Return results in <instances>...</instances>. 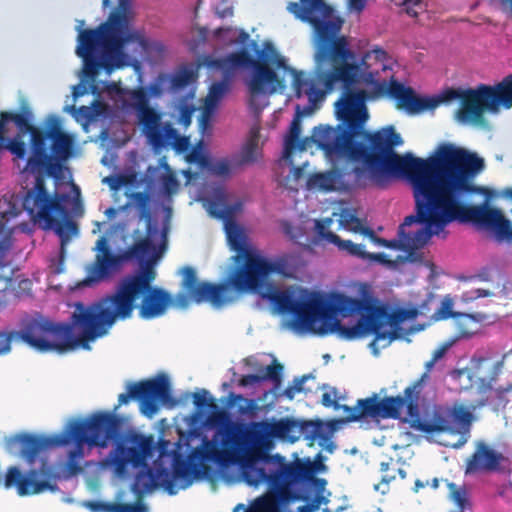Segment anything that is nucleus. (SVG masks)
Segmentation results:
<instances>
[{"label":"nucleus","mask_w":512,"mask_h":512,"mask_svg":"<svg viewBox=\"0 0 512 512\" xmlns=\"http://www.w3.org/2000/svg\"><path fill=\"white\" fill-rule=\"evenodd\" d=\"M74 139L64 132L56 121L35 136L30 155L24 168L31 174L34 185L22 198V208L30 220L43 230H54L60 238V257L66 253V244L78 233L76 222L68 218L62 201L64 195L50 194L46 188V178L60 181L63 178L65 162L72 155Z\"/></svg>","instance_id":"nucleus-4"},{"label":"nucleus","mask_w":512,"mask_h":512,"mask_svg":"<svg viewBox=\"0 0 512 512\" xmlns=\"http://www.w3.org/2000/svg\"><path fill=\"white\" fill-rule=\"evenodd\" d=\"M97 307L79 302L69 323H54L42 317H26L21 329L15 331L17 339L39 352L63 353L77 347L89 348V342L107 334Z\"/></svg>","instance_id":"nucleus-7"},{"label":"nucleus","mask_w":512,"mask_h":512,"mask_svg":"<svg viewBox=\"0 0 512 512\" xmlns=\"http://www.w3.org/2000/svg\"><path fill=\"white\" fill-rule=\"evenodd\" d=\"M89 507L94 512L103 510L106 512H147V506L137 500L135 503H103V502H90Z\"/></svg>","instance_id":"nucleus-32"},{"label":"nucleus","mask_w":512,"mask_h":512,"mask_svg":"<svg viewBox=\"0 0 512 512\" xmlns=\"http://www.w3.org/2000/svg\"><path fill=\"white\" fill-rule=\"evenodd\" d=\"M130 21L131 0H118L104 23L79 32L76 54L83 60V74L88 80L94 81L100 69L111 74L126 64L125 46L138 40Z\"/></svg>","instance_id":"nucleus-6"},{"label":"nucleus","mask_w":512,"mask_h":512,"mask_svg":"<svg viewBox=\"0 0 512 512\" xmlns=\"http://www.w3.org/2000/svg\"><path fill=\"white\" fill-rule=\"evenodd\" d=\"M301 112L299 105L297 106V116L292 120L288 134L284 140V151L283 157L285 159H289L295 149H299L300 151L305 150L304 141H300V133H301V122L299 119Z\"/></svg>","instance_id":"nucleus-29"},{"label":"nucleus","mask_w":512,"mask_h":512,"mask_svg":"<svg viewBox=\"0 0 512 512\" xmlns=\"http://www.w3.org/2000/svg\"><path fill=\"white\" fill-rule=\"evenodd\" d=\"M446 146L453 222H473L493 230L501 239L512 241V223L499 209L486 204L473 206L463 202L465 193L478 190L471 183V178L483 169V159L451 144Z\"/></svg>","instance_id":"nucleus-8"},{"label":"nucleus","mask_w":512,"mask_h":512,"mask_svg":"<svg viewBox=\"0 0 512 512\" xmlns=\"http://www.w3.org/2000/svg\"><path fill=\"white\" fill-rule=\"evenodd\" d=\"M449 348V345L448 344H445V345H442L440 347H438L432 354V360H434L435 362H437L438 360H440L441 358L444 357L445 353L447 352Z\"/></svg>","instance_id":"nucleus-57"},{"label":"nucleus","mask_w":512,"mask_h":512,"mask_svg":"<svg viewBox=\"0 0 512 512\" xmlns=\"http://www.w3.org/2000/svg\"><path fill=\"white\" fill-rule=\"evenodd\" d=\"M404 6H405V10H406L407 14H409L410 16L416 17L418 15V11H417L416 7L422 8V2L416 1V2H414L413 6H411V0H408V1L404 2Z\"/></svg>","instance_id":"nucleus-55"},{"label":"nucleus","mask_w":512,"mask_h":512,"mask_svg":"<svg viewBox=\"0 0 512 512\" xmlns=\"http://www.w3.org/2000/svg\"><path fill=\"white\" fill-rule=\"evenodd\" d=\"M239 166L237 163H232L227 158L216 159L206 165L208 172L217 177H229L231 175L232 167Z\"/></svg>","instance_id":"nucleus-34"},{"label":"nucleus","mask_w":512,"mask_h":512,"mask_svg":"<svg viewBox=\"0 0 512 512\" xmlns=\"http://www.w3.org/2000/svg\"><path fill=\"white\" fill-rule=\"evenodd\" d=\"M97 254L94 262L87 269L85 284L96 283L112 276L118 271L125 261L137 260L145 262L144 258L155 250V245L150 237L146 236L136 240L130 247L120 254H113L108 240L101 236L96 241Z\"/></svg>","instance_id":"nucleus-15"},{"label":"nucleus","mask_w":512,"mask_h":512,"mask_svg":"<svg viewBox=\"0 0 512 512\" xmlns=\"http://www.w3.org/2000/svg\"><path fill=\"white\" fill-rule=\"evenodd\" d=\"M37 475L38 472L35 469L24 475L18 467L11 466L7 469L3 484L6 489L15 488L20 496L39 494L46 490L54 492L58 489L55 483L48 480H35Z\"/></svg>","instance_id":"nucleus-22"},{"label":"nucleus","mask_w":512,"mask_h":512,"mask_svg":"<svg viewBox=\"0 0 512 512\" xmlns=\"http://www.w3.org/2000/svg\"><path fill=\"white\" fill-rule=\"evenodd\" d=\"M339 178L340 174L335 170L314 173L308 177L307 187L309 189H318L326 192L334 191Z\"/></svg>","instance_id":"nucleus-31"},{"label":"nucleus","mask_w":512,"mask_h":512,"mask_svg":"<svg viewBox=\"0 0 512 512\" xmlns=\"http://www.w3.org/2000/svg\"><path fill=\"white\" fill-rule=\"evenodd\" d=\"M508 459L483 441H478L475 450L465 462V474L482 472H504Z\"/></svg>","instance_id":"nucleus-21"},{"label":"nucleus","mask_w":512,"mask_h":512,"mask_svg":"<svg viewBox=\"0 0 512 512\" xmlns=\"http://www.w3.org/2000/svg\"><path fill=\"white\" fill-rule=\"evenodd\" d=\"M141 303L138 306L139 316L142 319L150 320L163 316L167 309L173 305L172 295L161 287L147 289L140 295Z\"/></svg>","instance_id":"nucleus-24"},{"label":"nucleus","mask_w":512,"mask_h":512,"mask_svg":"<svg viewBox=\"0 0 512 512\" xmlns=\"http://www.w3.org/2000/svg\"><path fill=\"white\" fill-rule=\"evenodd\" d=\"M191 454V452L189 453ZM186 461L190 462V455L187 459L175 458L172 466V473L166 468H157L155 470L148 468L147 470L139 471L134 478L131 486L132 492L135 494L137 500L142 501L146 493L152 492L158 486H163L164 489L170 494H176L179 489H186L192 485L195 479L203 478L206 474L195 476L191 483L188 484V479L178 477L175 474V466L177 462Z\"/></svg>","instance_id":"nucleus-18"},{"label":"nucleus","mask_w":512,"mask_h":512,"mask_svg":"<svg viewBox=\"0 0 512 512\" xmlns=\"http://www.w3.org/2000/svg\"><path fill=\"white\" fill-rule=\"evenodd\" d=\"M130 199L139 209L140 218L150 219V195L147 192H133Z\"/></svg>","instance_id":"nucleus-37"},{"label":"nucleus","mask_w":512,"mask_h":512,"mask_svg":"<svg viewBox=\"0 0 512 512\" xmlns=\"http://www.w3.org/2000/svg\"><path fill=\"white\" fill-rule=\"evenodd\" d=\"M209 393L207 390H202L201 392H196L193 395V403L197 408L204 407H216L214 403V399L208 397Z\"/></svg>","instance_id":"nucleus-45"},{"label":"nucleus","mask_w":512,"mask_h":512,"mask_svg":"<svg viewBox=\"0 0 512 512\" xmlns=\"http://www.w3.org/2000/svg\"><path fill=\"white\" fill-rule=\"evenodd\" d=\"M287 9L296 18L312 26L317 38L315 61L321 65L327 61L332 63L331 70H321L314 78H305L302 71L291 69L295 96L308 97L311 106L303 113H309L313 105L321 101L331 92L338 82H342L345 91L335 103L337 119L341 121L336 127L319 125L313 129V142L325 152L324 144L336 142L342 134H350L353 125H361L359 134L351 136L355 144L366 142L367 133H375L383 129L395 128L391 125L375 131L365 130L369 115L366 100L389 95L397 100L399 108L409 113L434 109L442 100L437 98L419 97L410 87H405L394 79L391 69L386 64L387 53L382 48H375L364 54L360 66L348 63L352 53L345 37H336L340 32L343 20L333 16V8L324 0H300L290 2Z\"/></svg>","instance_id":"nucleus-1"},{"label":"nucleus","mask_w":512,"mask_h":512,"mask_svg":"<svg viewBox=\"0 0 512 512\" xmlns=\"http://www.w3.org/2000/svg\"><path fill=\"white\" fill-rule=\"evenodd\" d=\"M450 412L452 414V427L458 430L457 433H460L461 430L463 432L462 440L452 445L454 448H459L467 442L473 414L462 405L450 408Z\"/></svg>","instance_id":"nucleus-28"},{"label":"nucleus","mask_w":512,"mask_h":512,"mask_svg":"<svg viewBox=\"0 0 512 512\" xmlns=\"http://www.w3.org/2000/svg\"><path fill=\"white\" fill-rule=\"evenodd\" d=\"M216 14L220 18L230 17L233 15V8L232 7H225L223 9H217Z\"/></svg>","instance_id":"nucleus-61"},{"label":"nucleus","mask_w":512,"mask_h":512,"mask_svg":"<svg viewBox=\"0 0 512 512\" xmlns=\"http://www.w3.org/2000/svg\"><path fill=\"white\" fill-rule=\"evenodd\" d=\"M488 90L495 112L498 111L500 106L507 109L512 107V74L504 77L495 86L488 85Z\"/></svg>","instance_id":"nucleus-27"},{"label":"nucleus","mask_w":512,"mask_h":512,"mask_svg":"<svg viewBox=\"0 0 512 512\" xmlns=\"http://www.w3.org/2000/svg\"><path fill=\"white\" fill-rule=\"evenodd\" d=\"M175 144L179 150H184L188 146V138L182 137L177 132V136L175 138L169 139L168 142L162 147H166L170 144Z\"/></svg>","instance_id":"nucleus-53"},{"label":"nucleus","mask_w":512,"mask_h":512,"mask_svg":"<svg viewBox=\"0 0 512 512\" xmlns=\"http://www.w3.org/2000/svg\"><path fill=\"white\" fill-rule=\"evenodd\" d=\"M321 403L325 407H330L332 405H336V402L333 400V397H332L331 393H329V392L323 393Z\"/></svg>","instance_id":"nucleus-60"},{"label":"nucleus","mask_w":512,"mask_h":512,"mask_svg":"<svg viewBox=\"0 0 512 512\" xmlns=\"http://www.w3.org/2000/svg\"><path fill=\"white\" fill-rule=\"evenodd\" d=\"M439 98L442 102L460 100L457 118L461 122L480 123L483 121L485 111L495 112L486 84H480L474 89H448Z\"/></svg>","instance_id":"nucleus-19"},{"label":"nucleus","mask_w":512,"mask_h":512,"mask_svg":"<svg viewBox=\"0 0 512 512\" xmlns=\"http://www.w3.org/2000/svg\"><path fill=\"white\" fill-rule=\"evenodd\" d=\"M213 64L220 69L252 67L253 73L248 81L249 105L255 110H261L256 106V99L262 94H272L281 85L277 73L269 67V64L277 68L286 69V60L277 54L272 48L270 52L260 54L259 59H254L246 50H240L229 54L227 57L215 60Z\"/></svg>","instance_id":"nucleus-14"},{"label":"nucleus","mask_w":512,"mask_h":512,"mask_svg":"<svg viewBox=\"0 0 512 512\" xmlns=\"http://www.w3.org/2000/svg\"><path fill=\"white\" fill-rule=\"evenodd\" d=\"M86 90L84 87H81V86H76L74 87L73 89V96L75 98H78L80 96H83L85 94Z\"/></svg>","instance_id":"nucleus-63"},{"label":"nucleus","mask_w":512,"mask_h":512,"mask_svg":"<svg viewBox=\"0 0 512 512\" xmlns=\"http://www.w3.org/2000/svg\"><path fill=\"white\" fill-rule=\"evenodd\" d=\"M451 488V497L453 501L463 509L464 504L466 503L465 492L461 489H458L455 484L449 485Z\"/></svg>","instance_id":"nucleus-49"},{"label":"nucleus","mask_w":512,"mask_h":512,"mask_svg":"<svg viewBox=\"0 0 512 512\" xmlns=\"http://www.w3.org/2000/svg\"><path fill=\"white\" fill-rule=\"evenodd\" d=\"M310 378H313L311 374H305L300 377H295L293 380V384L286 387L282 395L288 400H293L297 393L305 392L304 383Z\"/></svg>","instance_id":"nucleus-39"},{"label":"nucleus","mask_w":512,"mask_h":512,"mask_svg":"<svg viewBox=\"0 0 512 512\" xmlns=\"http://www.w3.org/2000/svg\"><path fill=\"white\" fill-rule=\"evenodd\" d=\"M17 339L15 331H0V355H6L11 351V343Z\"/></svg>","instance_id":"nucleus-46"},{"label":"nucleus","mask_w":512,"mask_h":512,"mask_svg":"<svg viewBox=\"0 0 512 512\" xmlns=\"http://www.w3.org/2000/svg\"><path fill=\"white\" fill-rule=\"evenodd\" d=\"M121 424V419L117 415L99 411L85 420L71 422L59 434L46 436L19 433L10 436L5 439V448L9 453H14L17 446L21 445V455L29 464H33L41 451L61 447L70 442H75L79 447L88 444L105 448L110 441H115V447L109 453L106 462L114 467L117 475L122 476L126 474L128 465L137 468L144 464L150 449V441L144 437L135 438V444L127 447L124 442L119 441Z\"/></svg>","instance_id":"nucleus-5"},{"label":"nucleus","mask_w":512,"mask_h":512,"mask_svg":"<svg viewBox=\"0 0 512 512\" xmlns=\"http://www.w3.org/2000/svg\"><path fill=\"white\" fill-rule=\"evenodd\" d=\"M335 308L343 318L359 316L353 326L340 323L338 335L345 340H354L373 334L370 347L375 353L399 338V324L414 315L413 311L407 309L390 311L372 297L354 298L344 294L340 295Z\"/></svg>","instance_id":"nucleus-9"},{"label":"nucleus","mask_w":512,"mask_h":512,"mask_svg":"<svg viewBox=\"0 0 512 512\" xmlns=\"http://www.w3.org/2000/svg\"><path fill=\"white\" fill-rule=\"evenodd\" d=\"M131 400L140 401L143 413L148 416L158 411L159 403L170 406L176 404L171 396V387L166 375L138 382H129L127 392L118 396V406L126 405Z\"/></svg>","instance_id":"nucleus-16"},{"label":"nucleus","mask_w":512,"mask_h":512,"mask_svg":"<svg viewBox=\"0 0 512 512\" xmlns=\"http://www.w3.org/2000/svg\"><path fill=\"white\" fill-rule=\"evenodd\" d=\"M103 181L112 191H118L121 187L129 185L132 182V178L124 174H118L110 175L104 178Z\"/></svg>","instance_id":"nucleus-43"},{"label":"nucleus","mask_w":512,"mask_h":512,"mask_svg":"<svg viewBox=\"0 0 512 512\" xmlns=\"http://www.w3.org/2000/svg\"><path fill=\"white\" fill-rule=\"evenodd\" d=\"M510 391H512V384H509L507 387H499L497 389V392L499 393V395L506 394Z\"/></svg>","instance_id":"nucleus-64"},{"label":"nucleus","mask_w":512,"mask_h":512,"mask_svg":"<svg viewBox=\"0 0 512 512\" xmlns=\"http://www.w3.org/2000/svg\"><path fill=\"white\" fill-rule=\"evenodd\" d=\"M8 150L16 157L23 159L26 155V144L20 136L10 139L7 144Z\"/></svg>","instance_id":"nucleus-44"},{"label":"nucleus","mask_w":512,"mask_h":512,"mask_svg":"<svg viewBox=\"0 0 512 512\" xmlns=\"http://www.w3.org/2000/svg\"><path fill=\"white\" fill-rule=\"evenodd\" d=\"M20 213V209L15 204L8 203V208L0 213V238L10 237L12 227L8 223Z\"/></svg>","instance_id":"nucleus-35"},{"label":"nucleus","mask_w":512,"mask_h":512,"mask_svg":"<svg viewBox=\"0 0 512 512\" xmlns=\"http://www.w3.org/2000/svg\"><path fill=\"white\" fill-rule=\"evenodd\" d=\"M310 423L299 422L290 417L279 420H263L252 424L243 442L239 429L235 426L218 430L215 439L221 436V446L207 437L190 454V462H177L175 474L188 479V484L196 476L210 471L206 462L219 465L238 463L243 480L257 487L265 483L268 492L254 499L248 508L238 504L234 512H281L282 506L302 500L299 484L312 478L315 464L309 459L297 458L289 462L279 454H270L274 439L295 442L300 430Z\"/></svg>","instance_id":"nucleus-3"},{"label":"nucleus","mask_w":512,"mask_h":512,"mask_svg":"<svg viewBox=\"0 0 512 512\" xmlns=\"http://www.w3.org/2000/svg\"><path fill=\"white\" fill-rule=\"evenodd\" d=\"M130 98L142 132L153 148L161 149L169 139L177 136V130L172 124H162V114L149 105V95L144 88L133 90Z\"/></svg>","instance_id":"nucleus-17"},{"label":"nucleus","mask_w":512,"mask_h":512,"mask_svg":"<svg viewBox=\"0 0 512 512\" xmlns=\"http://www.w3.org/2000/svg\"><path fill=\"white\" fill-rule=\"evenodd\" d=\"M156 271L151 260L141 263L139 272L124 277L114 294L107 296L100 303L94 304L107 331L117 319L125 320L132 316L135 301L147 289H153Z\"/></svg>","instance_id":"nucleus-13"},{"label":"nucleus","mask_w":512,"mask_h":512,"mask_svg":"<svg viewBox=\"0 0 512 512\" xmlns=\"http://www.w3.org/2000/svg\"><path fill=\"white\" fill-rule=\"evenodd\" d=\"M339 221L344 228L353 232H357L362 224L361 219L347 210L342 211Z\"/></svg>","instance_id":"nucleus-41"},{"label":"nucleus","mask_w":512,"mask_h":512,"mask_svg":"<svg viewBox=\"0 0 512 512\" xmlns=\"http://www.w3.org/2000/svg\"><path fill=\"white\" fill-rule=\"evenodd\" d=\"M182 286L187 290L189 297L196 303H210L219 308L229 301L227 297L228 285L226 283L198 282L195 270L186 266L182 270Z\"/></svg>","instance_id":"nucleus-20"},{"label":"nucleus","mask_w":512,"mask_h":512,"mask_svg":"<svg viewBox=\"0 0 512 512\" xmlns=\"http://www.w3.org/2000/svg\"><path fill=\"white\" fill-rule=\"evenodd\" d=\"M193 78L194 72L192 70L180 69L171 77V87L173 89H183L193 81Z\"/></svg>","instance_id":"nucleus-38"},{"label":"nucleus","mask_w":512,"mask_h":512,"mask_svg":"<svg viewBox=\"0 0 512 512\" xmlns=\"http://www.w3.org/2000/svg\"><path fill=\"white\" fill-rule=\"evenodd\" d=\"M193 112V106L186 104L181 105L179 108L178 123L185 128L188 127L191 124Z\"/></svg>","instance_id":"nucleus-47"},{"label":"nucleus","mask_w":512,"mask_h":512,"mask_svg":"<svg viewBox=\"0 0 512 512\" xmlns=\"http://www.w3.org/2000/svg\"><path fill=\"white\" fill-rule=\"evenodd\" d=\"M452 308L453 299L447 295L443 298L441 305L435 314L438 319H455L458 332L461 336H469L473 334V331L468 327V324L481 321L482 316L480 314L454 312Z\"/></svg>","instance_id":"nucleus-26"},{"label":"nucleus","mask_w":512,"mask_h":512,"mask_svg":"<svg viewBox=\"0 0 512 512\" xmlns=\"http://www.w3.org/2000/svg\"><path fill=\"white\" fill-rule=\"evenodd\" d=\"M361 125H353L350 134H342L336 142L325 143L329 157H347L361 163L353 172L359 181L366 173L369 180L382 186L391 178H405L413 188L415 214L406 216L398 228V238L387 240L386 248L405 251L416 260V250L453 222L447 146L442 144L435 155L426 159L407 152L398 154L395 148L403 144L402 137L392 128L367 133L366 142L355 144L351 136L359 134Z\"/></svg>","instance_id":"nucleus-2"},{"label":"nucleus","mask_w":512,"mask_h":512,"mask_svg":"<svg viewBox=\"0 0 512 512\" xmlns=\"http://www.w3.org/2000/svg\"><path fill=\"white\" fill-rule=\"evenodd\" d=\"M436 362L432 359L425 363V371L421 377L404 390V396H389L382 399L377 394L357 400L354 407L343 405L346 412V422H356L361 419H399L404 407L409 416L417 414L418 401L422 385L430 378L429 374Z\"/></svg>","instance_id":"nucleus-11"},{"label":"nucleus","mask_w":512,"mask_h":512,"mask_svg":"<svg viewBox=\"0 0 512 512\" xmlns=\"http://www.w3.org/2000/svg\"><path fill=\"white\" fill-rule=\"evenodd\" d=\"M366 2L367 0H349V9L361 13L366 6Z\"/></svg>","instance_id":"nucleus-56"},{"label":"nucleus","mask_w":512,"mask_h":512,"mask_svg":"<svg viewBox=\"0 0 512 512\" xmlns=\"http://www.w3.org/2000/svg\"><path fill=\"white\" fill-rule=\"evenodd\" d=\"M333 220L331 218H325L316 221L315 227L318 236L327 241L328 243L334 244L340 251H344L347 254L364 259L365 250L361 244H355L351 240H342L338 235L329 230Z\"/></svg>","instance_id":"nucleus-25"},{"label":"nucleus","mask_w":512,"mask_h":512,"mask_svg":"<svg viewBox=\"0 0 512 512\" xmlns=\"http://www.w3.org/2000/svg\"><path fill=\"white\" fill-rule=\"evenodd\" d=\"M292 174L294 179L299 180L304 175V168L300 166H293Z\"/></svg>","instance_id":"nucleus-62"},{"label":"nucleus","mask_w":512,"mask_h":512,"mask_svg":"<svg viewBox=\"0 0 512 512\" xmlns=\"http://www.w3.org/2000/svg\"><path fill=\"white\" fill-rule=\"evenodd\" d=\"M363 260L375 261L381 264H390L391 261L385 253H369L365 252Z\"/></svg>","instance_id":"nucleus-51"},{"label":"nucleus","mask_w":512,"mask_h":512,"mask_svg":"<svg viewBox=\"0 0 512 512\" xmlns=\"http://www.w3.org/2000/svg\"><path fill=\"white\" fill-rule=\"evenodd\" d=\"M263 381H264V377H261L260 374H247V375H243L239 379L238 384H239V386L247 387L250 385L261 383Z\"/></svg>","instance_id":"nucleus-50"},{"label":"nucleus","mask_w":512,"mask_h":512,"mask_svg":"<svg viewBox=\"0 0 512 512\" xmlns=\"http://www.w3.org/2000/svg\"><path fill=\"white\" fill-rule=\"evenodd\" d=\"M490 295V292L485 289H476L471 292V295L467 297L468 300H473L480 297H487Z\"/></svg>","instance_id":"nucleus-59"},{"label":"nucleus","mask_w":512,"mask_h":512,"mask_svg":"<svg viewBox=\"0 0 512 512\" xmlns=\"http://www.w3.org/2000/svg\"><path fill=\"white\" fill-rule=\"evenodd\" d=\"M8 116H10L9 111L0 112V143H2L5 139L4 136L7 132L6 124L9 122Z\"/></svg>","instance_id":"nucleus-52"},{"label":"nucleus","mask_w":512,"mask_h":512,"mask_svg":"<svg viewBox=\"0 0 512 512\" xmlns=\"http://www.w3.org/2000/svg\"><path fill=\"white\" fill-rule=\"evenodd\" d=\"M282 370L283 366L278 363L274 362L271 365H268L265 369V373L260 375L261 377H264L265 380H271L274 382L275 388H279L282 382Z\"/></svg>","instance_id":"nucleus-40"},{"label":"nucleus","mask_w":512,"mask_h":512,"mask_svg":"<svg viewBox=\"0 0 512 512\" xmlns=\"http://www.w3.org/2000/svg\"><path fill=\"white\" fill-rule=\"evenodd\" d=\"M265 281L266 279L257 290L251 291L268 300L277 312L292 314L295 328L320 335L334 332L338 334L340 321L336 318L339 313L335 306L341 294H336L330 303H324L308 299L306 290H301V295L296 296L292 289L280 290L273 283L264 285Z\"/></svg>","instance_id":"nucleus-10"},{"label":"nucleus","mask_w":512,"mask_h":512,"mask_svg":"<svg viewBox=\"0 0 512 512\" xmlns=\"http://www.w3.org/2000/svg\"><path fill=\"white\" fill-rule=\"evenodd\" d=\"M11 245L12 243L10 237L0 238V268L6 265L5 258L11 249Z\"/></svg>","instance_id":"nucleus-48"},{"label":"nucleus","mask_w":512,"mask_h":512,"mask_svg":"<svg viewBox=\"0 0 512 512\" xmlns=\"http://www.w3.org/2000/svg\"><path fill=\"white\" fill-rule=\"evenodd\" d=\"M259 140H260V127L254 125L249 131V136L244 144L241 152L238 165L251 164L257 161L259 156Z\"/></svg>","instance_id":"nucleus-30"},{"label":"nucleus","mask_w":512,"mask_h":512,"mask_svg":"<svg viewBox=\"0 0 512 512\" xmlns=\"http://www.w3.org/2000/svg\"><path fill=\"white\" fill-rule=\"evenodd\" d=\"M229 87L230 83L228 77L224 78L221 81L212 83L207 95V103L210 105H214L217 102H219L224 97V95L229 91Z\"/></svg>","instance_id":"nucleus-36"},{"label":"nucleus","mask_w":512,"mask_h":512,"mask_svg":"<svg viewBox=\"0 0 512 512\" xmlns=\"http://www.w3.org/2000/svg\"><path fill=\"white\" fill-rule=\"evenodd\" d=\"M356 233H360L364 236H367L371 241L376 236L374 230H372L370 227L364 226L363 224L360 225V229L357 230Z\"/></svg>","instance_id":"nucleus-58"},{"label":"nucleus","mask_w":512,"mask_h":512,"mask_svg":"<svg viewBox=\"0 0 512 512\" xmlns=\"http://www.w3.org/2000/svg\"><path fill=\"white\" fill-rule=\"evenodd\" d=\"M503 364H504V361L500 360V361H497L493 365L492 371H491L490 376H489V386L490 387H491V384L497 380L499 374L501 373L502 368H503Z\"/></svg>","instance_id":"nucleus-54"},{"label":"nucleus","mask_w":512,"mask_h":512,"mask_svg":"<svg viewBox=\"0 0 512 512\" xmlns=\"http://www.w3.org/2000/svg\"><path fill=\"white\" fill-rule=\"evenodd\" d=\"M160 184L163 192L168 195L175 192L179 186V182L175 174L170 170H168L165 174L161 176Z\"/></svg>","instance_id":"nucleus-42"},{"label":"nucleus","mask_w":512,"mask_h":512,"mask_svg":"<svg viewBox=\"0 0 512 512\" xmlns=\"http://www.w3.org/2000/svg\"><path fill=\"white\" fill-rule=\"evenodd\" d=\"M410 417V427L420 432L428 434L443 432L456 434L458 432L455 427H452L450 407H435L430 417L425 420L419 418V409L417 410V414Z\"/></svg>","instance_id":"nucleus-23"},{"label":"nucleus","mask_w":512,"mask_h":512,"mask_svg":"<svg viewBox=\"0 0 512 512\" xmlns=\"http://www.w3.org/2000/svg\"><path fill=\"white\" fill-rule=\"evenodd\" d=\"M226 232L231 248L237 252L235 260L239 262L244 259V264L235 270L230 279L236 291L257 290L271 274L287 275L286 260L277 258L271 261L251 251L237 225H226Z\"/></svg>","instance_id":"nucleus-12"},{"label":"nucleus","mask_w":512,"mask_h":512,"mask_svg":"<svg viewBox=\"0 0 512 512\" xmlns=\"http://www.w3.org/2000/svg\"><path fill=\"white\" fill-rule=\"evenodd\" d=\"M30 116L31 113L27 109L26 111L22 113H14L10 112V116H8L9 121H12L15 123V125L19 128L20 132L22 133H29L31 136L30 139V149L32 148V145L35 143V136H39L41 131L43 129L38 128L30 123Z\"/></svg>","instance_id":"nucleus-33"}]
</instances>
